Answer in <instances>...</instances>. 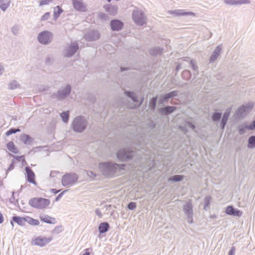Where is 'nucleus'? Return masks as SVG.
Wrapping results in <instances>:
<instances>
[{"label":"nucleus","instance_id":"18","mask_svg":"<svg viewBox=\"0 0 255 255\" xmlns=\"http://www.w3.org/2000/svg\"><path fill=\"white\" fill-rule=\"evenodd\" d=\"M225 213L229 215L238 217L242 216L243 214L240 210L235 209L232 206H228L226 209Z\"/></svg>","mask_w":255,"mask_h":255},{"label":"nucleus","instance_id":"20","mask_svg":"<svg viewBox=\"0 0 255 255\" xmlns=\"http://www.w3.org/2000/svg\"><path fill=\"white\" fill-rule=\"evenodd\" d=\"M222 49V45H218L216 47L213 53L210 56L209 63H213L217 60L221 54Z\"/></svg>","mask_w":255,"mask_h":255},{"label":"nucleus","instance_id":"49","mask_svg":"<svg viewBox=\"0 0 255 255\" xmlns=\"http://www.w3.org/2000/svg\"><path fill=\"white\" fill-rule=\"evenodd\" d=\"M190 65L194 71H198V67L196 65L195 62L194 60H190Z\"/></svg>","mask_w":255,"mask_h":255},{"label":"nucleus","instance_id":"42","mask_svg":"<svg viewBox=\"0 0 255 255\" xmlns=\"http://www.w3.org/2000/svg\"><path fill=\"white\" fill-rule=\"evenodd\" d=\"M20 29V26L17 24H15L12 27L11 32L14 35H17Z\"/></svg>","mask_w":255,"mask_h":255},{"label":"nucleus","instance_id":"30","mask_svg":"<svg viewBox=\"0 0 255 255\" xmlns=\"http://www.w3.org/2000/svg\"><path fill=\"white\" fill-rule=\"evenodd\" d=\"M20 87V84L15 80H12L8 84V88L10 90H14L19 88Z\"/></svg>","mask_w":255,"mask_h":255},{"label":"nucleus","instance_id":"26","mask_svg":"<svg viewBox=\"0 0 255 255\" xmlns=\"http://www.w3.org/2000/svg\"><path fill=\"white\" fill-rule=\"evenodd\" d=\"M176 109L175 107L168 106L164 108H160L159 111L162 114L168 115L173 113Z\"/></svg>","mask_w":255,"mask_h":255},{"label":"nucleus","instance_id":"22","mask_svg":"<svg viewBox=\"0 0 255 255\" xmlns=\"http://www.w3.org/2000/svg\"><path fill=\"white\" fill-rule=\"evenodd\" d=\"M25 170L27 174V180L29 183L35 185L36 181L35 180V174L33 171L28 166H26Z\"/></svg>","mask_w":255,"mask_h":255},{"label":"nucleus","instance_id":"10","mask_svg":"<svg viewBox=\"0 0 255 255\" xmlns=\"http://www.w3.org/2000/svg\"><path fill=\"white\" fill-rule=\"evenodd\" d=\"M183 210L184 214L187 217V222L189 224L193 223V206L191 201H188L183 206Z\"/></svg>","mask_w":255,"mask_h":255},{"label":"nucleus","instance_id":"62","mask_svg":"<svg viewBox=\"0 0 255 255\" xmlns=\"http://www.w3.org/2000/svg\"><path fill=\"white\" fill-rule=\"evenodd\" d=\"M60 191V190H56V189H51V192L54 194H57Z\"/></svg>","mask_w":255,"mask_h":255},{"label":"nucleus","instance_id":"2","mask_svg":"<svg viewBox=\"0 0 255 255\" xmlns=\"http://www.w3.org/2000/svg\"><path fill=\"white\" fill-rule=\"evenodd\" d=\"M132 19L138 26H143L146 23L147 17L144 12L137 7H135L132 11Z\"/></svg>","mask_w":255,"mask_h":255},{"label":"nucleus","instance_id":"27","mask_svg":"<svg viewBox=\"0 0 255 255\" xmlns=\"http://www.w3.org/2000/svg\"><path fill=\"white\" fill-rule=\"evenodd\" d=\"M110 228V225L107 222L101 223L99 226L98 230L100 234H104L108 232Z\"/></svg>","mask_w":255,"mask_h":255},{"label":"nucleus","instance_id":"55","mask_svg":"<svg viewBox=\"0 0 255 255\" xmlns=\"http://www.w3.org/2000/svg\"><path fill=\"white\" fill-rule=\"evenodd\" d=\"M95 213L100 218L103 217V214H102V213L99 209H97L95 210Z\"/></svg>","mask_w":255,"mask_h":255},{"label":"nucleus","instance_id":"8","mask_svg":"<svg viewBox=\"0 0 255 255\" xmlns=\"http://www.w3.org/2000/svg\"><path fill=\"white\" fill-rule=\"evenodd\" d=\"M71 86L69 84H67L65 87H62L58 91L56 94L54 95L57 98L58 100L62 101L65 99L71 92Z\"/></svg>","mask_w":255,"mask_h":255},{"label":"nucleus","instance_id":"1","mask_svg":"<svg viewBox=\"0 0 255 255\" xmlns=\"http://www.w3.org/2000/svg\"><path fill=\"white\" fill-rule=\"evenodd\" d=\"M125 165L112 161L103 162L99 164V170L102 175L107 178H112L117 175L118 172L124 169Z\"/></svg>","mask_w":255,"mask_h":255},{"label":"nucleus","instance_id":"29","mask_svg":"<svg viewBox=\"0 0 255 255\" xmlns=\"http://www.w3.org/2000/svg\"><path fill=\"white\" fill-rule=\"evenodd\" d=\"M21 139L26 144H30L32 142V139L28 135L25 134L21 135Z\"/></svg>","mask_w":255,"mask_h":255},{"label":"nucleus","instance_id":"64","mask_svg":"<svg viewBox=\"0 0 255 255\" xmlns=\"http://www.w3.org/2000/svg\"><path fill=\"white\" fill-rule=\"evenodd\" d=\"M22 156H16V157H15V158L17 159L18 160L20 161L21 160V159L22 158Z\"/></svg>","mask_w":255,"mask_h":255},{"label":"nucleus","instance_id":"59","mask_svg":"<svg viewBox=\"0 0 255 255\" xmlns=\"http://www.w3.org/2000/svg\"><path fill=\"white\" fill-rule=\"evenodd\" d=\"M13 194H14V192H12V197L10 198L9 201L10 203L15 204L16 201H15V200L14 198Z\"/></svg>","mask_w":255,"mask_h":255},{"label":"nucleus","instance_id":"34","mask_svg":"<svg viewBox=\"0 0 255 255\" xmlns=\"http://www.w3.org/2000/svg\"><path fill=\"white\" fill-rule=\"evenodd\" d=\"M248 147L249 148H255V136H251L248 139Z\"/></svg>","mask_w":255,"mask_h":255},{"label":"nucleus","instance_id":"48","mask_svg":"<svg viewBox=\"0 0 255 255\" xmlns=\"http://www.w3.org/2000/svg\"><path fill=\"white\" fill-rule=\"evenodd\" d=\"M86 173L89 177L92 179H95L97 176V174L92 171H86Z\"/></svg>","mask_w":255,"mask_h":255},{"label":"nucleus","instance_id":"19","mask_svg":"<svg viewBox=\"0 0 255 255\" xmlns=\"http://www.w3.org/2000/svg\"><path fill=\"white\" fill-rule=\"evenodd\" d=\"M110 26L112 30L119 31L122 29L124 23L119 19H113L111 21Z\"/></svg>","mask_w":255,"mask_h":255},{"label":"nucleus","instance_id":"25","mask_svg":"<svg viewBox=\"0 0 255 255\" xmlns=\"http://www.w3.org/2000/svg\"><path fill=\"white\" fill-rule=\"evenodd\" d=\"M40 219L41 221L49 224H55L56 223V219L47 215H40Z\"/></svg>","mask_w":255,"mask_h":255},{"label":"nucleus","instance_id":"35","mask_svg":"<svg viewBox=\"0 0 255 255\" xmlns=\"http://www.w3.org/2000/svg\"><path fill=\"white\" fill-rule=\"evenodd\" d=\"M10 0H1V10L5 11L9 6Z\"/></svg>","mask_w":255,"mask_h":255},{"label":"nucleus","instance_id":"50","mask_svg":"<svg viewBox=\"0 0 255 255\" xmlns=\"http://www.w3.org/2000/svg\"><path fill=\"white\" fill-rule=\"evenodd\" d=\"M51 0H41L39 2V6H42L43 5L48 4L49 2H51Z\"/></svg>","mask_w":255,"mask_h":255},{"label":"nucleus","instance_id":"37","mask_svg":"<svg viewBox=\"0 0 255 255\" xmlns=\"http://www.w3.org/2000/svg\"><path fill=\"white\" fill-rule=\"evenodd\" d=\"M183 179V176L180 175H175L171 176L169 178L168 181H172L173 182L180 181Z\"/></svg>","mask_w":255,"mask_h":255},{"label":"nucleus","instance_id":"4","mask_svg":"<svg viewBox=\"0 0 255 255\" xmlns=\"http://www.w3.org/2000/svg\"><path fill=\"white\" fill-rule=\"evenodd\" d=\"M78 179L79 176L75 173H66L62 176L61 183L63 186L71 187L76 183Z\"/></svg>","mask_w":255,"mask_h":255},{"label":"nucleus","instance_id":"14","mask_svg":"<svg viewBox=\"0 0 255 255\" xmlns=\"http://www.w3.org/2000/svg\"><path fill=\"white\" fill-rule=\"evenodd\" d=\"M52 240V237H38L33 240V244L40 247H44Z\"/></svg>","mask_w":255,"mask_h":255},{"label":"nucleus","instance_id":"61","mask_svg":"<svg viewBox=\"0 0 255 255\" xmlns=\"http://www.w3.org/2000/svg\"><path fill=\"white\" fill-rule=\"evenodd\" d=\"M14 168L13 163H11L10 165L9 166V167L8 169L7 170V171H10L11 170L13 169Z\"/></svg>","mask_w":255,"mask_h":255},{"label":"nucleus","instance_id":"15","mask_svg":"<svg viewBox=\"0 0 255 255\" xmlns=\"http://www.w3.org/2000/svg\"><path fill=\"white\" fill-rule=\"evenodd\" d=\"M72 4L77 11L85 12L87 10V5L83 0H72Z\"/></svg>","mask_w":255,"mask_h":255},{"label":"nucleus","instance_id":"45","mask_svg":"<svg viewBox=\"0 0 255 255\" xmlns=\"http://www.w3.org/2000/svg\"><path fill=\"white\" fill-rule=\"evenodd\" d=\"M99 17L100 19L103 20H107L109 18L108 15L102 12L99 13Z\"/></svg>","mask_w":255,"mask_h":255},{"label":"nucleus","instance_id":"3","mask_svg":"<svg viewBox=\"0 0 255 255\" xmlns=\"http://www.w3.org/2000/svg\"><path fill=\"white\" fill-rule=\"evenodd\" d=\"M87 121L86 118L82 116H78L74 119L72 124L73 130L77 132H82L87 126Z\"/></svg>","mask_w":255,"mask_h":255},{"label":"nucleus","instance_id":"16","mask_svg":"<svg viewBox=\"0 0 255 255\" xmlns=\"http://www.w3.org/2000/svg\"><path fill=\"white\" fill-rule=\"evenodd\" d=\"M168 13L175 15V16H195V13L192 12L186 11L185 9H175L174 10H169Z\"/></svg>","mask_w":255,"mask_h":255},{"label":"nucleus","instance_id":"60","mask_svg":"<svg viewBox=\"0 0 255 255\" xmlns=\"http://www.w3.org/2000/svg\"><path fill=\"white\" fill-rule=\"evenodd\" d=\"M90 250H92V249L90 248L85 249L84 250L85 253L83 255H90V252H89Z\"/></svg>","mask_w":255,"mask_h":255},{"label":"nucleus","instance_id":"43","mask_svg":"<svg viewBox=\"0 0 255 255\" xmlns=\"http://www.w3.org/2000/svg\"><path fill=\"white\" fill-rule=\"evenodd\" d=\"M20 129L19 128H11L10 129L7 130L6 133L5 135L6 136H9L11 135L12 133H15L17 131H19Z\"/></svg>","mask_w":255,"mask_h":255},{"label":"nucleus","instance_id":"57","mask_svg":"<svg viewBox=\"0 0 255 255\" xmlns=\"http://www.w3.org/2000/svg\"><path fill=\"white\" fill-rule=\"evenodd\" d=\"M187 125L189 128H191L193 130L195 128V125L190 122H188L187 123Z\"/></svg>","mask_w":255,"mask_h":255},{"label":"nucleus","instance_id":"47","mask_svg":"<svg viewBox=\"0 0 255 255\" xmlns=\"http://www.w3.org/2000/svg\"><path fill=\"white\" fill-rule=\"evenodd\" d=\"M62 231V226H56L54 230H53V233L54 234H59Z\"/></svg>","mask_w":255,"mask_h":255},{"label":"nucleus","instance_id":"44","mask_svg":"<svg viewBox=\"0 0 255 255\" xmlns=\"http://www.w3.org/2000/svg\"><path fill=\"white\" fill-rule=\"evenodd\" d=\"M56 8H58V10H55L54 12V16L56 18L58 17L61 13L63 12V10L60 8L59 6H57Z\"/></svg>","mask_w":255,"mask_h":255},{"label":"nucleus","instance_id":"54","mask_svg":"<svg viewBox=\"0 0 255 255\" xmlns=\"http://www.w3.org/2000/svg\"><path fill=\"white\" fill-rule=\"evenodd\" d=\"M235 251H236L235 247L234 246L232 247V248H231V249L229 251V255H235Z\"/></svg>","mask_w":255,"mask_h":255},{"label":"nucleus","instance_id":"58","mask_svg":"<svg viewBox=\"0 0 255 255\" xmlns=\"http://www.w3.org/2000/svg\"><path fill=\"white\" fill-rule=\"evenodd\" d=\"M250 130H254L255 129V120L253 121L252 124L250 125Z\"/></svg>","mask_w":255,"mask_h":255},{"label":"nucleus","instance_id":"40","mask_svg":"<svg viewBox=\"0 0 255 255\" xmlns=\"http://www.w3.org/2000/svg\"><path fill=\"white\" fill-rule=\"evenodd\" d=\"M222 116V114L221 113L215 112L212 115V119L214 122L219 121Z\"/></svg>","mask_w":255,"mask_h":255},{"label":"nucleus","instance_id":"5","mask_svg":"<svg viewBox=\"0 0 255 255\" xmlns=\"http://www.w3.org/2000/svg\"><path fill=\"white\" fill-rule=\"evenodd\" d=\"M50 203L49 199L43 198H33L29 201L30 206L38 209H43L47 207Z\"/></svg>","mask_w":255,"mask_h":255},{"label":"nucleus","instance_id":"63","mask_svg":"<svg viewBox=\"0 0 255 255\" xmlns=\"http://www.w3.org/2000/svg\"><path fill=\"white\" fill-rule=\"evenodd\" d=\"M189 71H188V70H185L183 72V75H185V74H189Z\"/></svg>","mask_w":255,"mask_h":255},{"label":"nucleus","instance_id":"53","mask_svg":"<svg viewBox=\"0 0 255 255\" xmlns=\"http://www.w3.org/2000/svg\"><path fill=\"white\" fill-rule=\"evenodd\" d=\"M66 191H67V190H65V191L62 192L59 195H58V196L56 197L55 201L56 202L59 201L60 200V199L62 197V196L63 195L64 193H65Z\"/></svg>","mask_w":255,"mask_h":255},{"label":"nucleus","instance_id":"28","mask_svg":"<svg viewBox=\"0 0 255 255\" xmlns=\"http://www.w3.org/2000/svg\"><path fill=\"white\" fill-rule=\"evenodd\" d=\"M13 222H15L18 225L20 226H24L26 222L25 217H20L19 216H13L12 218Z\"/></svg>","mask_w":255,"mask_h":255},{"label":"nucleus","instance_id":"7","mask_svg":"<svg viewBox=\"0 0 255 255\" xmlns=\"http://www.w3.org/2000/svg\"><path fill=\"white\" fill-rule=\"evenodd\" d=\"M135 154V152L134 151L123 148L118 151L117 156L119 160L124 161L132 159Z\"/></svg>","mask_w":255,"mask_h":255},{"label":"nucleus","instance_id":"52","mask_svg":"<svg viewBox=\"0 0 255 255\" xmlns=\"http://www.w3.org/2000/svg\"><path fill=\"white\" fill-rule=\"evenodd\" d=\"M53 60V58L51 56L48 55L45 59V63L47 64H49Z\"/></svg>","mask_w":255,"mask_h":255},{"label":"nucleus","instance_id":"13","mask_svg":"<svg viewBox=\"0 0 255 255\" xmlns=\"http://www.w3.org/2000/svg\"><path fill=\"white\" fill-rule=\"evenodd\" d=\"M79 49V45L77 42H72L71 44L67 47L65 56L71 57L74 55Z\"/></svg>","mask_w":255,"mask_h":255},{"label":"nucleus","instance_id":"51","mask_svg":"<svg viewBox=\"0 0 255 255\" xmlns=\"http://www.w3.org/2000/svg\"><path fill=\"white\" fill-rule=\"evenodd\" d=\"M50 17V13L49 12H46L41 17L42 20H45L48 19Z\"/></svg>","mask_w":255,"mask_h":255},{"label":"nucleus","instance_id":"46","mask_svg":"<svg viewBox=\"0 0 255 255\" xmlns=\"http://www.w3.org/2000/svg\"><path fill=\"white\" fill-rule=\"evenodd\" d=\"M136 207V204L135 202H131L129 203L128 205V209L133 210L135 209Z\"/></svg>","mask_w":255,"mask_h":255},{"label":"nucleus","instance_id":"32","mask_svg":"<svg viewBox=\"0 0 255 255\" xmlns=\"http://www.w3.org/2000/svg\"><path fill=\"white\" fill-rule=\"evenodd\" d=\"M246 129L250 130V126H248L245 124L239 126L238 130L239 134L241 135L244 134L246 132Z\"/></svg>","mask_w":255,"mask_h":255},{"label":"nucleus","instance_id":"56","mask_svg":"<svg viewBox=\"0 0 255 255\" xmlns=\"http://www.w3.org/2000/svg\"><path fill=\"white\" fill-rule=\"evenodd\" d=\"M59 173V172L57 171H52L50 172V176L52 178L55 177L57 174Z\"/></svg>","mask_w":255,"mask_h":255},{"label":"nucleus","instance_id":"24","mask_svg":"<svg viewBox=\"0 0 255 255\" xmlns=\"http://www.w3.org/2000/svg\"><path fill=\"white\" fill-rule=\"evenodd\" d=\"M231 112V109H227L223 115V116L221 120V128L222 129H224L226 125L227 122Z\"/></svg>","mask_w":255,"mask_h":255},{"label":"nucleus","instance_id":"33","mask_svg":"<svg viewBox=\"0 0 255 255\" xmlns=\"http://www.w3.org/2000/svg\"><path fill=\"white\" fill-rule=\"evenodd\" d=\"M7 147L9 151L13 153H17L18 152V149L15 147L13 142L10 141L8 142L7 143Z\"/></svg>","mask_w":255,"mask_h":255},{"label":"nucleus","instance_id":"12","mask_svg":"<svg viewBox=\"0 0 255 255\" xmlns=\"http://www.w3.org/2000/svg\"><path fill=\"white\" fill-rule=\"evenodd\" d=\"M100 37V34L97 30H90L85 34L84 37L87 41H94L98 40Z\"/></svg>","mask_w":255,"mask_h":255},{"label":"nucleus","instance_id":"36","mask_svg":"<svg viewBox=\"0 0 255 255\" xmlns=\"http://www.w3.org/2000/svg\"><path fill=\"white\" fill-rule=\"evenodd\" d=\"M26 222H27L29 225L32 226H36L39 224V222L38 220L34 219L29 217H27L26 218Z\"/></svg>","mask_w":255,"mask_h":255},{"label":"nucleus","instance_id":"6","mask_svg":"<svg viewBox=\"0 0 255 255\" xmlns=\"http://www.w3.org/2000/svg\"><path fill=\"white\" fill-rule=\"evenodd\" d=\"M53 35L50 31L45 30L40 32L37 36V40L43 45H48L53 39Z\"/></svg>","mask_w":255,"mask_h":255},{"label":"nucleus","instance_id":"31","mask_svg":"<svg viewBox=\"0 0 255 255\" xmlns=\"http://www.w3.org/2000/svg\"><path fill=\"white\" fill-rule=\"evenodd\" d=\"M162 49L159 47H154L150 49L149 51V53L151 55H157L158 54H161L162 52Z\"/></svg>","mask_w":255,"mask_h":255},{"label":"nucleus","instance_id":"23","mask_svg":"<svg viewBox=\"0 0 255 255\" xmlns=\"http://www.w3.org/2000/svg\"><path fill=\"white\" fill-rule=\"evenodd\" d=\"M224 3L228 5H238L243 4H249L250 0H224Z\"/></svg>","mask_w":255,"mask_h":255},{"label":"nucleus","instance_id":"38","mask_svg":"<svg viewBox=\"0 0 255 255\" xmlns=\"http://www.w3.org/2000/svg\"><path fill=\"white\" fill-rule=\"evenodd\" d=\"M60 116L63 122L65 123H67L69 118V111L62 112L61 113Z\"/></svg>","mask_w":255,"mask_h":255},{"label":"nucleus","instance_id":"39","mask_svg":"<svg viewBox=\"0 0 255 255\" xmlns=\"http://www.w3.org/2000/svg\"><path fill=\"white\" fill-rule=\"evenodd\" d=\"M157 97L152 98L149 102V106L152 110H154L156 106Z\"/></svg>","mask_w":255,"mask_h":255},{"label":"nucleus","instance_id":"41","mask_svg":"<svg viewBox=\"0 0 255 255\" xmlns=\"http://www.w3.org/2000/svg\"><path fill=\"white\" fill-rule=\"evenodd\" d=\"M211 197L210 196H206L204 199V210H207L210 205Z\"/></svg>","mask_w":255,"mask_h":255},{"label":"nucleus","instance_id":"9","mask_svg":"<svg viewBox=\"0 0 255 255\" xmlns=\"http://www.w3.org/2000/svg\"><path fill=\"white\" fill-rule=\"evenodd\" d=\"M254 105L252 103H248L239 107L236 112V116L239 118L245 117L253 109Z\"/></svg>","mask_w":255,"mask_h":255},{"label":"nucleus","instance_id":"21","mask_svg":"<svg viewBox=\"0 0 255 255\" xmlns=\"http://www.w3.org/2000/svg\"><path fill=\"white\" fill-rule=\"evenodd\" d=\"M177 95V92L174 91L169 92L162 96H161L159 99L158 102L159 104H162L164 102L167 101L169 99L175 97Z\"/></svg>","mask_w":255,"mask_h":255},{"label":"nucleus","instance_id":"11","mask_svg":"<svg viewBox=\"0 0 255 255\" xmlns=\"http://www.w3.org/2000/svg\"><path fill=\"white\" fill-rule=\"evenodd\" d=\"M125 94L129 98H130L132 101L135 103L133 106L130 107L131 109L136 108L139 107L142 103L143 101V98H142L140 101L138 100L137 96L133 92L130 91H125Z\"/></svg>","mask_w":255,"mask_h":255},{"label":"nucleus","instance_id":"17","mask_svg":"<svg viewBox=\"0 0 255 255\" xmlns=\"http://www.w3.org/2000/svg\"><path fill=\"white\" fill-rule=\"evenodd\" d=\"M105 10L110 15L115 16L118 11V7L117 5L112 4H106L103 6Z\"/></svg>","mask_w":255,"mask_h":255}]
</instances>
